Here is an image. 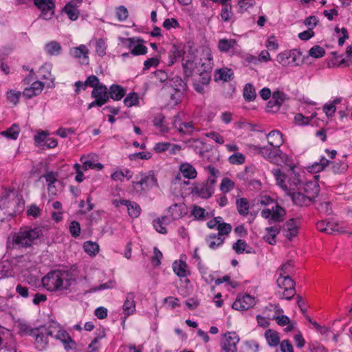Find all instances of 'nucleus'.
<instances>
[{"label":"nucleus","instance_id":"obj_1","mask_svg":"<svg viewBox=\"0 0 352 352\" xmlns=\"http://www.w3.org/2000/svg\"><path fill=\"white\" fill-rule=\"evenodd\" d=\"M78 277L76 265L69 270H54L48 272L43 278V286L50 292H63L69 289Z\"/></svg>","mask_w":352,"mask_h":352},{"label":"nucleus","instance_id":"obj_2","mask_svg":"<svg viewBox=\"0 0 352 352\" xmlns=\"http://www.w3.org/2000/svg\"><path fill=\"white\" fill-rule=\"evenodd\" d=\"M272 173L276 179L277 185L287 194H292V192L299 189L301 179L296 170H289L286 175L279 168L273 169Z\"/></svg>","mask_w":352,"mask_h":352},{"label":"nucleus","instance_id":"obj_3","mask_svg":"<svg viewBox=\"0 0 352 352\" xmlns=\"http://www.w3.org/2000/svg\"><path fill=\"white\" fill-rule=\"evenodd\" d=\"M41 235L42 230L38 227L21 228L12 236L13 245L19 248L30 247Z\"/></svg>","mask_w":352,"mask_h":352},{"label":"nucleus","instance_id":"obj_4","mask_svg":"<svg viewBox=\"0 0 352 352\" xmlns=\"http://www.w3.org/2000/svg\"><path fill=\"white\" fill-rule=\"evenodd\" d=\"M287 265H282L276 272L278 286L283 289L282 298L291 300L296 294L295 283L286 272Z\"/></svg>","mask_w":352,"mask_h":352},{"label":"nucleus","instance_id":"obj_5","mask_svg":"<svg viewBox=\"0 0 352 352\" xmlns=\"http://www.w3.org/2000/svg\"><path fill=\"white\" fill-rule=\"evenodd\" d=\"M55 329L51 325H41L34 328V346L38 351H43L49 346L50 338H53Z\"/></svg>","mask_w":352,"mask_h":352},{"label":"nucleus","instance_id":"obj_6","mask_svg":"<svg viewBox=\"0 0 352 352\" xmlns=\"http://www.w3.org/2000/svg\"><path fill=\"white\" fill-rule=\"evenodd\" d=\"M301 56L298 50H285L278 54L276 60L283 67L298 66L302 63Z\"/></svg>","mask_w":352,"mask_h":352},{"label":"nucleus","instance_id":"obj_7","mask_svg":"<svg viewBox=\"0 0 352 352\" xmlns=\"http://www.w3.org/2000/svg\"><path fill=\"white\" fill-rule=\"evenodd\" d=\"M173 127L182 135H191L200 131L198 124L193 121H182L179 116L173 118Z\"/></svg>","mask_w":352,"mask_h":352},{"label":"nucleus","instance_id":"obj_8","mask_svg":"<svg viewBox=\"0 0 352 352\" xmlns=\"http://www.w3.org/2000/svg\"><path fill=\"white\" fill-rule=\"evenodd\" d=\"M50 325L51 327H53L55 329V333L53 335V338L60 340L63 343L65 350L68 351L76 348V342L70 337L69 334L63 329L62 327L56 322H53Z\"/></svg>","mask_w":352,"mask_h":352},{"label":"nucleus","instance_id":"obj_9","mask_svg":"<svg viewBox=\"0 0 352 352\" xmlns=\"http://www.w3.org/2000/svg\"><path fill=\"white\" fill-rule=\"evenodd\" d=\"M285 213V209L278 204H276L274 206H272V209H263L261 212V215L263 218L269 219V223H272L283 221Z\"/></svg>","mask_w":352,"mask_h":352},{"label":"nucleus","instance_id":"obj_10","mask_svg":"<svg viewBox=\"0 0 352 352\" xmlns=\"http://www.w3.org/2000/svg\"><path fill=\"white\" fill-rule=\"evenodd\" d=\"M34 5L41 10L40 18L50 19L54 14V3L52 0H34Z\"/></svg>","mask_w":352,"mask_h":352},{"label":"nucleus","instance_id":"obj_11","mask_svg":"<svg viewBox=\"0 0 352 352\" xmlns=\"http://www.w3.org/2000/svg\"><path fill=\"white\" fill-rule=\"evenodd\" d=\"M239 341V336L235 332L226 333L221 344V352H236Z\"/></svg>","mask_w":352,"mask_h":352},{"label":"nucleus","instance_id":"obj_12","mask_svg":"<svg viewBox=\"0 0 352 352\" xmlns=\"http://www.w3.org/2000/svg\"><path fill=\"white\" fill-rule=\"evenodd\" d=\"M318 230L325 232L328 234H333L335 233H345L347 231L340 224L331 221H327L324 220L318 221L316 223Z\"/></svg>","mask_w":352,"mask_h":352},{"label":"nucleus","instance_id":"obj_13","mask_svg":"<svg viewBox=\"0 0 352 352\" xmlns=\"http://www.w3.org/2000/svg\"><path fill=\"white\" fill-rule=\"evenodd\" d=\"M113 205L119 208L120 206L126 207L128 214L131 218H138L141 214V208L138 204L126 199H115L113 201Z\"/></svg>","mask_w":352,"mask_h":352},{"label":"nucleus","instance_id":"obj_14","mask_svg":"<svg viewBox=\"0 0 352 352\" xmlns=\"http://www.w3.org/2000/svg\"><path fill=\"white\" fill-rule=\"evenodd\" d=\"M157 179L153 174H149L142 177L140 180L133 182L132 186L136 192H142L156 185Z\"/></svg>","mask_w":352,"mask_h":352},{"label":"nucleus","instance_id":"obj_15","mask_svg":"<svg viewBox=\"0 0 352 352\" xmlns=\"http://www.w3.org/2000/svg\"><path fill=\"white\" fill-rule=\"evenodd\" d=\"M255 305L254 298L249 294L239 296L233 302L232 307L238 311H245L252 308Z\"/></svg>","mask_w":352,"mask_h":352},{"label":"nucleus","instance_id":"obj_16","mask_svg":"<svg viewBox=\"0 0 352 352\" xmlns=\"http://www.w3.org/2000/svg\"><path fill=\"white\" fill-rule=\"evenodd\" d=\"M197 172L195 168L190 163L184 162L179 165V173L175 177V180L180 181L182 177L188 179H193L197 177Z\"/></svg>","mask_w":352,"mask_h":352},{"label":"nucleus","instance_id":"obj_17","mask_svg":"<svg viewBox=\"0 0 352 352\" xmlns=\"http://www.w3.org/2000/svg\"><path fill=\"white\" fill-rule=\"evenodd\" d=\"M82 0H72L67 3L63 12L68 16L71 21H76L80 15L79 8L82 4Z\"/></svg>","mask_w":352,"mask_h":352},{"label":"nucleus","instance_id":"obj_18","mask_svg":"<svg viewBox=\"0 0 352 352\" xmlns=\"http://www.w3.org/2000/svg\"><path fill=\"white\" fill-rule=\"evenodd\" d=\"M89 53V49L83 44L72 47L69 50V54L74 58H78L82 64H88Z\"/></svg>","mask_w":352,"mask_h":352},{"label":"nucleus","instance_id":"obj_19","mask_svg":"<svg viewBox=\"0 0 352 352\" xmlns=\"http://www.w3.org/2000/svg\"><path fill=\"white\" fill-rule=\"evenodd\" d=\"M258 153L265 158L268 160L270 162L278 164V155L282 154V151L280 148L270 146L258 147Z\"/></svg>","mask_w":352,"mask_h":352},{"label":"nucleus","instance_id":"obj_20","mask_svg":"<svg viewBox=\"0 0 352 352\" xmlns=\"http://www.w3.org/2000/svg\"><path fill=\"white\" fill-rule=\"evenodd\" d=\"M214 190L212 186L205 183H200L195 185L191 192L200 198L208 199L214 193Z\"/></svg>","mask_w":352,"mask_h":352},{"label":"nucleus","instance_id":"obj_21","mask_svg":"<svg viewBox=\"0 0 352 352\" xmlns=\"http://www.w3.org/2000/svg\"><path fill=\"white\" fill-rule=\"evenodd\" d=\"M168 214L173 220H178L187 214V208L183 203L175 204L168 207Z\"/></svg>","mask_w":352,"mask_h":352},{"label":"nucleus","instance_id":"obj_22","mask_svg":"<svg viewBox=\"0 0 352 352\" xmlns=\"http://www.w3.org/2000/svg\"><path fill=\"white\" fill-rule=\"evenodd\" d=\"M135 294L129 292L126 294V299L122 305V311L125 316V318L135 314L136 306L135 302Z\"/></svg>","mask_w":352,"mask_h":352},{"label":"nucleus","instance_id":"obj_23","mask_svg":"<svg viewBox=\"0 0 352 352\" xmlns=\"http://www.w3.org/2000/svg\"><path fill=\"white\" fill-rule=\"evenodd\" d=\"M195 56L193 54H185L182 60V67L184 74L186 76H192V72L195 68L196 63H195Z\"/></svg>","mask_w":352,"mask_h":352},{"label":"nucleus","instance_id":"obj_24","mask_svg":"<svg viewBox=\"0 0 352 352\" xmlns=\"http://www.w3.org/2000/svg\"><path fill=\"white\" fill-rule=\"evenodd\" d=\"M270 307L273 308V310L275 311V314L272 316V318H269V319L276 320V323L279 326H285L289 323V318L285 315H279L283 312V310L279 307L278 305H271Z\"/></svg>","mask_w":352,"mask_h":352},{"label":"nucleus","instance_id":"obj_25","mask_svg":"<svg viewBox=\"0 0 352 352\" xmlns=\"http://www.w3.org/2000/svg\"><path fill=\"white\" fill-rule=\"evenodd\" d=\"M91 96L98 100L104 104L109 98L107 88L105 85H99L98 87H94L91 92Z\"/></svg>","mask_w":352,"mask_h":352},{"label":"nucleus","instance_id":"obj_26","mask_svg":"<svg viewBox=\"0 0 352 352\" xmlns=\"http://www.w3.org/2000/svg\"><path fill=\"white\" fill-rule=\"evenodd\" d=\"M303 192L312 200L318 195L320 188L316 181H309L304 184L302 187Z\"/></svg>","mask_w":352,"mask_h":352},{"label":"nucleus","instance_id":"obj_27","mask_svg":"<svg viewBox=\"0 0 352 352\" xmlns=\"http://www.w3.org/2000/svg\"><path fill=\"white\" fill-rule=\"evenodd\" d=\"M292 196V200L296 205L300 206H309L313 200L308 197V196L302 192H292V194H289Z\"/></svg>","mask_w":352,"mask_h":352},{"label":"nucleus","instance_id":"obj_28","mask_svg":"<svg viewBox=\"0 0 352 352\" xmlns=\"http://www.w3.org/2000/svg\"><path fill=\"white\" fill-rule=\"evenodd\" d=\"M280 226L275 225L265 228L266 234L263 236V239L270 245L276 243V236L280 232Z\"/></svg>","mask_w":352,"mask_h":352},{"label":"nucleus","instance_id":"obj_29","mask_svg":"<svg viewBox=\"0 0 352 352\" xmlns=\"http://www.w3.org/2000/svg\"><path fill=\"white\" fill-rule=\"evenodd\" d=\"M285 236L286 237L292 240L293 237L297 236L298 233V225L297 221L292 219L287 221L285 226Z\"/></svg>","mask_w":352,"mask_h":352},{"label":"nucleus","instance_id":"obj_30","mask_svg":"<svg viewBox=\"0 0 352 352\" xmlns=\"http://www.w3.org/2000/svg\"><path fill=\"white\" fill-rule=\"evenodd\" d=\"M237 45L236 40L221 38L218 41L217 47L219 50L223 53H228L233 51Z\"/></svg>","mask_w":352,"mask_h":352},{"label":"nucleus","instance_id":"obj_31","mask_svg":"<svg viewBox=\"0 0 352 352\" xmlns=\"http://www.w3.org/2000/svg\"><path fill=\"white\" fill-rule=\"evenodd\" d=\"M225 241V236H219L217 234H210L206 238L208 246L212 250H216L222 245Z\"/></svg>","mask_w":352,"mask_h":352},{"label":"nucleus","instance_id":"obj_32","mask_svg":"<svg viewBox=\"0 0 352 352\" xmlns=\"http://www.w3.org/2000/svg\"><path fill=\"white\" fill-rule=\"evenodd\" d=\"M185 54L181 46L173 45L168 52V66L173 65L179 58Z\"/></svg>","mask_w":352,"mask_h":352},{"label":"nucleus","instance_id":"obj_33","mask_svg":"<svg viewBox=\"0 0 352 352\" xmlns=\"http://www.w3.org/2000/svg\"><path fill=\"white\" fill-rule=\"evenodd\" d=\"M267 138L268 140L269 144L272 147L277 148H279L280 146L283 142L282 134L280 131L276 130L270 132L267 135Z\"/></svg>","mask_w":352,"mask_h":352},{"label":"nucleus","instance_id":"obj_34","mask_svg":"<svg viewBox=\"0 0 352 352\" xmlns=\"http://www.w3.org/2000/svg\"><path fill=\"white\" fill-rule=\"evenodd\" d=\"M170 221L168 216H162L155 219L153 222L154 228L157 232L161 234H166V226L169 223Z\"/></svg>","mask_w":352,"mask_h":352},{"label":"nucleus","instance_id":"obj_35","mask_svg":"<svg viewBox=\"0 0 352 352\" xmlns=\"http://www.w3.org/2000/svg\"><path fill=\"white\" fill-rule=\"evenodd\" d=\"M202 72H211L213 68V58L210 52H206L204 53L203 56L200 58Z\"/></svg>","mask_w":352,"mask_h":352},{"label":"nucleus","instance_id":"obj_36","mask_svg":"<svg viewBox=\"0 0 352 352\" xmlns=\"http://www.w3.org/2000/svg\"><path fill=\"white\" fill-rule=\"evenodd\" d=\"M43 177L47 184L48 192L52 195H55L56 194V189L54 186V184L58 181L57 175L54 172H47Z\"/></svg>","mask_w":352,"mask_h":352},{"label":"nucleus","instance_id":"obj_37","mask_svg":"<svg viewBox=\"0 0 352 352\" xmlns=\"http://www.w3.org/2000/svg\"><path fill=\"white\" fill-rule=\"evenodd\" d=\"M236 210L241 216H247L249 213L250 204L246 198L242 197L236 200Z\"/></svg>","mask_w":352,"mask_h":352},{"label":"nucleus","instance_id":"obj_38","mask_svg":"<svg viewBox=\"0 0 352 352\" xmlns=\"http://www.w3.org/2000/svg\"><path fill=\"white\" fill-rule=\"evenodd\" d=\"M125 95V90L120 85H113L110 87L109 96L114 100H121Z\"/></svg>","mask_w":352,"mask_h":352},{"label":"nucleus","instance_id":"obj_39","mask_svg":"<svg viewBox=\"0 0 352 352\" xmlns=\"http://www.w3.org/2000/svg\"><path fill=\"white\" fill-rule=\"evenodd\" d=\"M62 50L61 45L55 41H52L45 45V52L50 56H58Z\"/></svg>","mask_w":352,"mask_h":352},{"label":"nucleus","instance_id":"obj_40","mask_svg":"<svg viewBox=\"0 0 352 352\" xmlns=\"http://www.w3.org/2000/svg\"><path fill=\"white\" fill-rule=\"evenodd\" d=\"M265 337L271 346H276L280 343V338L276 331L267 329L265 333Z\"/></svg>","mask_w":352,"mask_h":352},{"label":"nucleus","instance_id":"obj_41","mask_svg":"<svg viewBox=\"0 0 352 352\" xmlns=\"http://www.w3.org/2000/svg\"><path fill=\"white\" fill-rule=\"evenodd\" d=\"M243 98L248 102L254 101L256 97L254 87L251 83H247L243 88Z\"/></svg>","mask_w":352,"mask_h":352},{"label":"nucleus","instance_id":"obj_42","mask_svg":"<svg viewBox=\"0 0 352 352\" xmlns=\"http://www.w3.org/2000/svg\"><path fill=\"white\" fill-rule=\"evenodd\" d=\"M191 215L195 220L204 221L209 214L206 210L198 206H193L191 210Z\"/></svg>","mask_w":352,"mask_h":352},{"label":"nucleus","instance_id":"obj_43","mask_svg":"<svg viewBox=\"0 0 352 352\" xmlns=\"http://www.w3.org/2000/svg\"><path fill=\"white\" fill-rule=\"evenodd\" d=\"M19 126L14 124L8 129L1 132V135L7 138L8 139L16 140L19 136Z\"/></svg>","mask_w":352,"mask_h":352},{"label":"nucleus","instance_id":"obj_44","mask_svg":"<svg viewBox=\"0 0 352 352\" xmlns=\"http://www.w3.org/2000/svg\"><path fill=\"white\" fill-rule=\"evenodd\" d=\"M80 161L82 163V168L85 170L88 169H97L98 170L103 168V165L101 163H96L92 160H87L85 156H82Z\"/></svg>","mask_w":352,"mask_h":352},{"label":"nucleus","instance_id":"obj_45","mask_svg":"<svg viewBox=\"0 0 352 352\" xmlns=\"http://www.w3.org/2000/svg\"><path fill=\"white\" fill-rule=\"evenodd\" d=\"M51 69L52 66L50 64H44L42 65L38 70L40 78L43 80H50L51 82H53L54 78L52 77Z\"/></svg>","mask_w":352,"mask_h":352},{"label":"nucleus","instance_id":"obj_46","mask_svg":"<svg viewBox=\"0 0 352 352\" xmlns=\"http://www.w3.org/2000/svg\"><path fill=\"white\" fill-rule=\"evenodd\" d=\"M15 342L12 333L8 330H0V348H6L8 346V342Z\"/></svg>","mask_w":352,"mask_h":352},{"label":"nucleus","instance_id":"obj_47","mask_svg":"<svg viewBox=\"0 0 352 352\" xmlns=\"http://www.w3.org/2000/svg\"><path fill=\"white\" fill-rule=\"evenodd\" d=\"M106 336V333L104 330H101L96 336V338L91 341L88 346L89 352H96L100 346L98 344L100 340Z\"/></svg>","mask_w":352,"mask_h":352},{"label":"nucleus","instance_id":"obj_48","mask_svg":"<svg viewBox=\"0 0 352 352\" xmlns=\"http://www.w3.org/2000/svg\"><path fill=\"white\" fill-rule=\"evenodd\" d=\"M233 72L228 68H223L216 71L214 77L216 80L228 81L231 79Z\"/></svg>","mask_w":352,"mask_h":352},{"label":"nucleus","instance_id":"obj_49","mask_svg":"<svg viewBox=\"0 0 352 352\" xmlns=\"http://www.w3.org/2000/svg\"><path fill=\"white\" fill-rule=\"evenodd\" d=\"M111 177L114 181H122L124 177L130 179L132 177V173L129 169H124L114 172Z\"/></svg>","mask_w":352,"mask_h":352},{"label":"nucleus","instance_id":"obj_50","mask_svg":"<svg viewBox=\"0 0 352 352\" xmlns=\"http://www.w3.org/2000/svg\"><path fill=\"white\" fill-rule=\"evenodd\" d=\"M18 327L19 333L21 336H30L32 337L34 333V328L25 322H19Z\"/></svg>","mask_w":352,"mask_h":352},{"label":"nucleus","instance_id":"obj_51","mask_svg":"<svg viewBox=\"0 0 352 352\" xmlns=\"http://www.w3.org/2000/svg\"><path fill=\"white\" fill-rule=\"evenodd\" d=\"M85 251L90 256L96 255L99 251V245L96 242L86 241L83 244Z\"/></svg>","mask_w":352,"mask_h":352},{"label":"nucleus","instance_id":"obj_52","mask_svg":"<svg viewBox=\"0 0 352 352\" xmlns=\"http://www.w3.org/2000/svg\"><path fill=\"white\" fill-rule=\"evenodd\" d=\"M124 103L128 107H133V106L138 105V104H139V96H138V94H136L135 92L130 93L124 98Z\"/></svg>","mask_w":352,"mask_h":352},{"label":"nucleus","instance_id":"obj_53","mask_svg":"<svg viewBox=\"0 0 352 352\" xmlns=\"http://www.w3.org/2000/svg\"><path fill=\"white\" fill-rule=\"evenodd\" d=\"M234 188V182L228 177H225L222 179L220 190L223 193H227L232 190Z\"/></svg>","mask_w":352,"mask_h":352},{"label":"nucleus","instance_id":"obj_54","mask_svg":"<svg viewBox=\"0 0 352 352\" xmlns=\"http://www.w3.org/2000/svg\"><path fill=\"white\" fill-rule=\"evenodd\" d=\"M232 16V6L230 3L223 5L221 11V17L223 21H228Z\"/></svg>","mask_w":352,"mask_h":352},{"label":"nucleus","instance_id":"obj_55","mask_svg":"<svg viewBox=\"0 0 352 352\" xmlns=\"http://www.w3.org/2000/svg\"><path fill=\"white\" fill-rule=\"evenodd\" d=\"M272 98L275 100L276 103L278 104L280 107L285 100H288L287 94L280 90H276L273 92Z\"/></svg>","mask_w":352,"mask_h":352},{"label":"nucleus","instance_id":"obj_56","mask_svg":"<svg viewBox=\"0 0 352 352\" xmlns=\"http://www.w3.org/2000/svg\"><path fill=\"white\" fill-rule=\"evenodd\" d=\"M245 157L241 153H235L230 155L228 161L232 164H243L245 162Z\"/></svg>","mask_w":352,"mask_h":352},{"label":"nucleus","instance_id":"obj_57","mask_svg":"<svg viewBox=\"0 0 352 352\" xmlns=\"http://www.w3.org/2000/svg\"><path fill=\"white\" fill-rule=\"evenodd\" d=\"M14 276L12 265H0V279Z\"/></svg>","mask_w":352,"mask_h":352},{"label":"nucleus","instance_id":"obj_58","mask_svg":"<svg viewBox=\"0 0 352 352\" xmlns=\"http://www.w3.org/2000/svg\"><path fill=\"white\" fill-rule=\"evenodd\" d=\"M329 163H330L329 160H328L324 157H322L320 159L319 162H315L312 165V169H313L314 171H316V172L322 171V170H323L324 169V168L326 166H327V165H329Z\"/></svg>","mask_w":352,"mask_h":352},{"label":"nucleus","instance_id":"obj_59","mask_svg":"<svg viewBox=\"0 0 352 352\" xmlns=\"http://www.w3.org/2000/svg\"><path fill=\"white\" fill-rule=\"evenodd\" d=\"M232 228V226L230 223H223L219 224L217 228V230H218V233L217 234L219 236L228 235L231 232Z\"/></svg>","mask_w":352,"mask_h":352},{"label":"nucleus","instance_id":"obj_60","mask_svg":"<svg viewBox=\"0 0 352 352\" xmlns=\"http://www.w3.org/2000/svg\"><path fill=\"white\" fill-rule=\"evenodd\" d=\"M107 45L105 41L102 39H98L96 41V52L98 56L102 57L106 54Z\"/></svg>","mask_w":352,"mask_h":352},{"label":"nucleus","instance_id":"obj_61","mask_svg":"<svg viewBox=\"0 0 352 352\" xmlns=\"http://www.w3.org/2000/svg\"><path fill=\"white\" fill-rule=\"evenodd\" d=\"M316 208L325 214H330L332 212L331 204L330 201H324L317 204Z\"/></svg>","mask_w":352,"mask_h":352},{"label":"nucleus","instance_id":"obj_62","mask_svg":"<svg viewBox=\"0 0 352 352\" xmlns=\"http://www.w3.org/2000/svg\"><path fill=\"white\" fill-rule=\"evenodd\" d=\"M325 54V51L323 47L319 45H315L312 47L309 52V54L311 57H314L316 58L322 57Z\"/></svg>","mask_w":352,"mask_h":352},{"label":"nucleus","instance_id":"obj_63","mask_svg":"<svg viewBox=\"0 0 352 352\" xmlns=\"http://www.w3.org/2000/svg\"><path fill=\"white\" fill-rule=\"evenodd\" d=\"M348 168V165L346 162H333L332 163V170L335 173H343Z\"/></svg>","mask_w":352,"mask_h":352},{"label":"nucleus","instance_id":"obj_64","mask_svg":"<svg viewBox=\"0 0 352 352\" xmlns=\"http://www.w3.org/2000/svg\"><path fill=\"white\" fill-rule=\"evenodd\" d=\"M278 158H280L282 162H283L286 166L289 167L290 170H295L296 164L293 162L292 159L287 155L282 152V154L278 155Z\"/></svg>","mask_w":352,"mask_h":352}]
</instances>
